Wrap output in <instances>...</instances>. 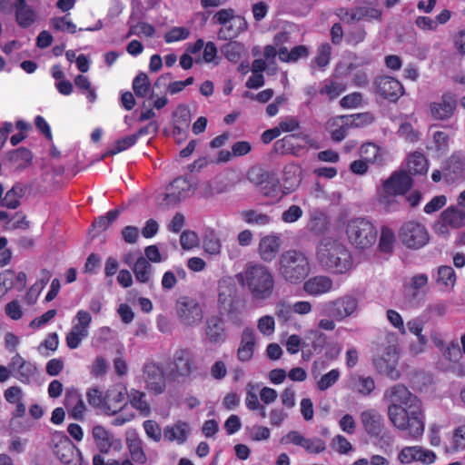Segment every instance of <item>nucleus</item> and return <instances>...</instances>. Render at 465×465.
<instances>
[{
  "label": "nucleus",
  "instance_id": "48",
  "mask_svg": "<svg viewBox=\"0 0 465 465\" xmlns=\"http://www.w3.org/2000/svg\"><path fill=\"white\" fill-rule=\"evenodd\" d=\"M397 194L392 192L385 191V188L378 190V202L386 212L394 211L398 207L395 196Z\"/></svg>",
  "mask_w": 465,
  "mask_h": 465
},
{
  "label": "nucleus",
  "instance_id": "41",
  "mask_svg": "<svg viewBox=\"0 0 465 465\" xmlns=\"http://www.w3.org/2000/svg\"><path fill=\"white\" fill-rule=\"evenodd\" d=\"M145 393L137 390L132 389L128 393V398L131 405L141 411L142 414L147 416L151 412L148 403L143 400Z\"/></svg>",
  "mask_w": 465,
  "mask_h": 465
},
{
  "label": "nucleus",
  "instance_id": "35",
  "mask_svg": "<svg viewBox=\"0 0 465 465\" xmlns=\"http://www.w3.org/2000/svg\"><path fill=\"white\" fill-rule=\"evenodd\" d=\"M360 154L367 163L382 165L384 159L381 149L373 143H366L360 148Z\"/></svg>",
  "mask_w": 465,
  "mask_h": 465
},
{
  "label": "nucleus",
  "instance_id": "58",
  "mask_svg": "<svg viewBox=\"0 0 465 465\" xmlns=\"http://www.w3.org/2000/svg\"><path fill=\"white\" fill-rule=\"evenodd\" d=\"M143 429L145 430L146 435L154 440L155 442H159L162 439V430L159 424L153 420H147L143 422Z\"/></svg>",
  "mask_w": 465,
  "mask_h": 465
},
{
  "label": "nucleus",
  "instance_id": "1",
  "mask_svg": "<svg viewBox=\"0 0 465 465\" xmlns=\"http://www.w3.org/2000/svg\"><path fill=\"white\" fill-rule=\"evenodd\" d=\"M238 283L246 288L254 300H266L272 294L274 277L268 267L248 262L243 271L235 275Z\"/></svg>",
  "mask_w": 465,
  "mask_h": 465
},
{
  "label": "nucleus",
  "instance_id": "15",
  "mask_svg": "<svg viewBox=\"0 0 465 465\" xmlns=\"http://www.w3.org/2000/svg\"><path fill=\"white\" fill-rule=\"evenodd\" d=\"M385 398L390 401V405L405 406L409 409L420 408L418 398L401 384H397L387 390Z\"/></svg>",
  "mask_w": 465,
  "mask_h": 465
},
{
  "label": "nucleus",
  "instance_id": "7",
  "mask_svg": "<svg viewBox=\"0 0 465 465\" xmlns=\"http://www.w3.org/2000/svg\"><path fill=\"white\" fill-rule=\"evenodd\" d=\"M400 241L407 248L418 250L429 242L430 236L425 226L416 221L404 223L398 232Z\"/></svg>",
  "mask_w": 465,
  "mask_h": 465
},
{
  "label": "nucleus",
  "instance_id": "33",
  "mask_svg": "<svg viewBox=\"0 0 465 465\" xmlns=\"http://www.w3.org/2000/svg\"><path fill=\"white\" fill-rule=\"evenodd\" d=\"M187 435V424L183 421H178L173 426H166L163 430V437L168 441L176 440L182 444L186 441Z\"/></svg>",
  "mask_w": 465,
  "mask_h": 465
},
{
  "label": "nucleus",
  "instance_id": "12",
  "mask_svg": "<svg viewBox=\"0 0 465 465\" xmlns=\"http://www.w3.org/2000/svg\"><path fill=\"white\" fill-rule=\"evenodd\" d=\"M193 352L188 349H178L173 358V363L167 372V378L170 381H179L185 379L193 372Z\"/></svg>",
  "mask_w": 465,
  "mask_h": 465
},
{
  "label": "nucleus",
  "instance_id": "50",
  "mask_svg": "<svg viewBox=\"0 0 465 465\" xmlns=\"http://www.w3.org/2000/svg\"><path fill=\"white\" fill-rule=\"evenodd\" d=\"M326 218L321 213L312 214L308 223V229L315 234H321L326 230Z\"/></svg>",
  "mask_w": 465,
  "mask_h": 465
},
{
  "label": "nucleus",
  "instance_id": "6",
  "mask_svg": "<svg viewBox=\"0 0 465 465\" xmlns=\"http://www.w3.org/2000/svg\"><path fill=\"white\" fill-rule=\"evenodd\" d=\"M359 301L351 294H346L322 305L320 314L341 322L357 312Z\"/></svg>",
  "mask_w": 465,
  "mask_h": 465
},
{
  "label": "nucleus",
  "instance_id": "38",
  "mask_svg": "<svg viewBox=\"0 0 465 465\" xmlns=\"http://www.w3.org/2000/svg\"><path fill=\"white\" fill-rule=\"evenodd\" d=\"M339 120L343 122L350 129L352 127L358 128L370 124L374 121V117L371 113L367 112L351 115H342L339 117Z\"/></svg>",
  "mask_w": 465,
  "mask_h": 465
},
{
  "label": "nucleus",
  "instance_id": "34",
  "mask_svg": "<svg viewBox=\"0 0 465 465\" xmlns=\"http://www.w3.org/2000/svg\"><path fill=\"white\" fill-rule=\"evenodd\" d=\"M75 446L72 442V440L68 437H64V440H61L59 443H56L54 447V452L55 456L66 465H72L73 463V454Z\"/></svg>",
  "mask_w": 465,
  "mask_h": 465
},
{
  "label": "nucleus",
  "instance_id": "18",
  "mask_svg": "<svg viewBox=\"0 0 465 465\" xmlns=\"http://www.w3.org/2000/svg\"><path fill=\"white\" fill-rule=\"evenodd\" d=\"M221 313L226 314L228 319L235 325H242L245 312V302L240 296L218 303Z\"/></svg>",
  "mask_w": 465,
  "mask_h": 465
},
{
  "label": "nucleus",
  "instance_id": "39",
  "mask_svg": "<svg viewBox=\"0 0 465 465\" xmlns=\"http://www.w3.org/2000/svg\"><path fill=\"white\" fill-rule=\"evenodd\" d=\"M25 194V189L20 183L15 184L5 193V198L2 200V206L8 209H16L20 205L19 199Z\"/></svg>",
  "mask_w": 465,
  "mask_h": 465
},
{
  "label": "nucleus",
  "instance_id": "54",
  "mask_svg": "<svg viewBox=\"0 0 465 465\" xmlns=\"http://www.w3.org/2000/svg\"><path fill=\"white\" fill-rule=\"evenodd\" d=\"M203 247L206 252L216 255L221 252V242L213 232H210L204 237Z\"/></svg>",
  "mask_w": 465,
  "mask_h": 465
},
{
  "label": "nucleus",
  "instance_id": "49",
  "mask_svg": "<svg viewBox=\"0 0 465 465\" xmlns=\"http://www.w3.org/2000/svg\"><path fill=\"white\" fill-rule=\"evenodd\" d=\"M463 172L462 163L457 159H450L443 169V175L448 180L454 181L461 177Z\"/></svg>",
  "mask_w": 465,
  "mask_h": 465
},
{
  "label": "nucleus",
  "instance_id": "28",
  "mask_svg": "<svg viewBox=\"0 0 465 465\" xmlns=\"http://www.w3.org/2000/svg\"><path fill=\"white\" fill-rule=\"evenodd\" d=\"M331 288L332 280L323 275L310 278L303 284V290L311 295H319L328 292Z\"/></svg>",
  "mask_w": 465,
  "mask_h": 465
},
{
  "label": "nucleus",
  "instance_id": "21",
  "mask_svg": "<svg viewBox=\"0 0 465 465\" xmlns=\"http://www.w3.org/2000/svg\"><path fill=\"white\" fill-rule=\"evenodd\" d=\"M412 185V180L405 172L395 173L389 179L385 180L382 187L387 192H392L396 194L406 193Z\"/></svg>",
  "mask_w": 465,
  "mask_h": 465
},
{
  "label": "nucleus",
  "instance_id": "42",
  "mask_svg": "<svg viewBox=\"0 0 465 465\" xmlns=\"http://www.w3.org/2000/svg\"><path fill=\"white\" fill-rule=\"evenodd\" d=\"M409 172L412 174H421L427 172V160L420 153H412L408 161Z\"/></svg>",
  "mask_w": 465,
  "mask_h": 465
},
{
  "label": "nucleus",
  "instance_id": "43",
  "mask_svg": "<svg viewBox=\"0 0 465 465\" xmlns=\"http://www.w3.org/2000/svg\"><path fill=\"white\" fill-rule=\"evenodd\" d=\"M456 282V274L451 266L441 265L438 268L437 282L445 287L453 288Z\"/></svg>",
  "mask_w": 465,
  "mask_h": 465
},
{
  "label": "nucleus",
  "instance_id": "61",
  "mask_svg": "<svg viewBox=\"0 0 465 465\" xmlns=\"http://www.w3.org/2000/svg\"><path fill=\"white\" fill-rule=\"evenodd\" d=\"M331 56V46L329 44H322L317 52V55L314 59L315 63L319 67H325L330 61Z\"/></svg>",
  "mask_w": 465,
  "mask_h": 465
},
{
  "label": "nucleus",
  "instance_id": "8",
  "mask_svg": "<svg viewBox=\"0 0 465 465\" xmlns=\"http://www.w3.org/2000/svg\"><path fill=\"white\" fill-rule=\"evenodd\" d=\"M192 184L183 177H178L167 187L166 193L156 198L157 205L161 209H168L177 205L182 200L190 196Z\"/></svg>",
  "mask_w": 465,
  "mask_h": 465
},
{
  "label": "nucleus",
  "instance_id": "9",
  "mask_svg": "<svg viewBox=\"0 0 465 465\" xmlns=\"http://www.w3.org/2000/svg\"><path fill=\"white\" fill-rule=\"evenodd\" d=\"M175 311L179 321L186 327L199 325L203 318V311L198 301L188 296L176 301Z\"/></svg>",
  "mask_w": 465,
  "mask_h": 465
},
{
  "label": "nucleus",
  "instance_id": "24",
  "mask_svg": "<svg viewBox=\"0 0 465 465\" xmlns=\"http://www.w3.org/2000/svg\"><path fill=\"white\" fill-rule=\"evenodd\" d=\"M456 97L450 94H446L439 103L430 104V112L434 118L446 120L450 118L456 108Z\"/></svg>",
  "mask_w": 465,
  "mask_h": 465
},
{
  "label": "nucleus",
  "instance_id": "17",
  "mask_svg": "<svg viewBox=\"0 0 465 465\" xmlns=\"http://www.w3.org/2000/svg\"><path fill=\"white\" fill-rule=\"evenodd\" d=\"M204 334L209 343L217 345L223 343L227 339V332L223 320L216 315L206 319Z\"/></svg>",
  "mask_w": 465,
  "mask_h": 465
},
{
  "label": "nucleus",
  "instance_id": "46",
  "mask_svg": "<svg viewBox=\"0 0 465 465\" xmlns=\"http://www.w3.org/2000/svg\"><path fill=\"white\" fill-rule=\"evenodd\" d=\"M15 8V16L18 25L22 27L30 26L35 21L34 11L27 5H17Z\"/></svg>",
  "mask_w": 465,
  "mask_h": 465
},
{
  "label": "nucleus",
  "instance_id": "56",
  "mask_svg": "<svg viewBox=\"0 0 465 465\" xmlns=\"http://www.w3.org/2000/svg\"><path fill=\"white\" fill-rule=\"evenodd\" d=\"M175 118V123L182 124L185 128H188L191 122V112L188 106L184 104H179L176 110L173 113Z\"/></svg>",
  "mask_w": 465,
  "mask_h": 465
},
{
  "label": "nucleus",
  "instance_id": "26",
  "mask_svg": "<svg viewBox=\"0 0 465 465\" xmlns=\"http://www.w3.org/2000/svg\"><path fill=\"white\" fill-rule=\"evenodd\" d=\"M124 393L117 389L109 390L104 395L103 411L105 414L113 416L121 411L125 406Z\"/></svg>",
  "mask_w": 465,
  "mask_h": 465
},
{
  "label": "nucleus",
  "instance_id": "40",
  "mask_svg": "<svg viewBox=\"0 0 465 465\" xmlns=\"http://www.w3.org/2000/svg\"><path fill=\"white\" fill-rule=\"evenodd\" d=\"M351 387L359 393L367 396L375 389V383L371 377L353 376L351 378Z\"/></svg>",
  "mask_w": 465,
  "mask_h": 465
},
{
  "label": "nucleus",
  "instance_id": "5",
  "mask_svg": "<svg viewBox=\"0 0 465 465\" xmlns=\"http://www.w3.org/2000/svg\"><path fill=\"white\" fill-rule=\"evenodd\" d=\"M377 230L371 222L365 218H353L346 226V234L350 242L359 249H365L375 243Z\"/></svg>",
  "mask_w": 465,
  "mask_h": 465
},
{
  "label": "nucleus",
  "instance_id": "30",
  "mask_svg": "<svg viewBox=\"0 0 465 465\" xmlns=\"http://www.w3.org/2000/svg\"><path fill=\"white\" fill-rule=\"evenodd\" d=\"M238 290L232 277H223L218 282V303L238 297Z\"/></svg>",
  "mask_w": 465,
  "mask_h": 465
},
{
  "label": "nucleus",
  "instance_id": "2",
  "mask_svg": "<svg viewBox=\"0 0 465 465\" xmlns=\"http://www.w3.org/2000/svg\"><path fill=\"white\" fill-rule=\"evenodd\" d=\"M317 261L322 270L335 274H342L352 267L350 252L341 242L323 239L317 248Z\"/></svg>",
  "mask_w": 465,
  "mask_h": 465
},
{
  "label": "nucleus",
  "instance_id": "20",
  "mask_svg": "<svg viewBox=\"0 0 465 465\" xmlns=\"http://www.w3.org/2000/svg\"><path fill=\"white\" fill-rule=\"evenodd\" d=\"M365 431L371 437H381L384 426L381 415L375 410H366L361 414Z\"/></svg>",
  "mask_w": 465,
  "mask_h": 465
},
{
  "label": "nucleus",
  "instance_id": "62",
  "mask_svg": "<svg viewBox=\"0 0 465 465\" xmlns=\"http://www.w3.org/2000/svg\"><path fill=\"white\" fill-rule=\"evenodd\" d=\"M331 448L341 454H347L352 450L351 444L342 435H337L332 439Z\"/></svg>",
  "mask_w": 465,
  "mask_h": 465
},
{
  "label": "nucleus",
  "instance_id": "51",
  "mask_svg": "<svg viewBox=\"0 0 465 465\" xmlns=\"http://www.w3.org/2000/svg\"><path fill=\"white\" fill-rule=\"evenodd\" d=\"M243 50L242 45L238 42H229L222 47V53L232 62H236Z\"/></svg>",
  "mask_w": 465,
  "mask_h": 465
},
{
  "label": "nucleus",
  "instance_id": "63",
  "mask_svg": "<svg viewBox=\"0 0 465 465\" xmlns=\"http://www.w3.org/2000/svg\"><path fill=\"white\" fill-rule=\"evenodd\" d=\"M189 30L185 27H173L164 35L166 43L184 40L189 36Z\"/></svg>",
  "mask_w": 465,
  "mask_h": 465
},
{
  "label": "nucleus",
  "instance_id": "14",
  "mask_svg": "<svg viewBox=\"0 0 465 465\" xmlns=\"http://www.w3.org/2000/svg\"><path fill=\"white\" fill-rule=\"evenodd\" d=\"M10 372L13 377L25 384H29L32 378L37 374V367L31 361H25L16 353L9 362Z\"/></svg>",
  "mask_w": 465,
  "mask_h": 465
},
{
  "label": "nucleus",
  "instance_id": "27",
  "mask_svg": "<svg viewBox=\"0 0 465 465\" xmlns=\"http://www.w3.org/2000/svg\"><path fill=\"white\" fill-rule=\"evenodd\" d=\"M255 347V335L253 330L245 328L242 331L241 343L237 350V358L241 361H248L252 358Z\"/></svg>",
  "mask_w": 465,
  "mask_h": 465
},
{
  "label": "nucleus",
  "instance_id": "36",
  "mask_svg": "<svg viewBox=\"0 0 465 465\" xmlns=\"http://www.w3.org/2000/svg\"><path fill=\"white\" fill-rule=\"evenodd\" d=\"M242 219L250 225L266 226L272 222V217L258 210L249 209L243 210L240 213Z\"/></svg>",
  "mask_w": 465,
  "mask_h": 465
},
{
  "label": "nucleus",
  "instance_id": "10",
  "mask_svg": "<svg viewBox=\"0 0 465 465\" xmlns=\"http://www.w3.org/2000/svg\"><path fill=\"white\" fill-rule=\"evenodd\" d=\"M398 347L395 343L383 345L381 353L373 358V365L379 373L385 375L392 381L401 377L396 365L398 362Z\"/></svg>",
  "mask_w": 465,
  "mask_h": 465
},
{
  "label": "nucleus",
  "instance_id": "47",
  "mask_svg": "<svg viewBox=\"0 0 465 465\" xmlns=\"http://www.w3.org/2000/svg\"><path fill=\"white\" fill-rule=\"evenodd\" d=\"M150 86L149 78L144 73H139L133 81V90L138 97L146 96Z\"/></svg>",
  "mask_w": 465,
  "mask_h": 465
},
{
  "label": "nucleus",
  "instance_id": "45",
  "mask_svg": "<svg viewBox=\"0 0 465 465\" xmlns=\"http://www.w3.org/2000/svg\"><path fill=\"white\" fill-rule=\"evenodd\" d=\"M441 354L445 360L458 363L462 357V352L458 341L453 340L448 342L441 351Z\"/></svg>",
  "mask_w": 465,
  "mask_h": 465
},
{
  "label": "nucleus",
  "instance_id": "16",
  "mask_svg": "<svg viewBox=\"0 0 465 465\" xmlns=\"http://www.w3.org/2000/svg\"><path fill=\"white\" fill-rule=\"evenodd\" d=\"M143 378L147 389L154 394H161L166 387V379L163 370L155 363H148L143 367Z\"/></svg>",
  "mask_w": 465,
  "mask_h": 465
},
{
  "label": "nucleus",
  "instance_id": "23",
  "mask_svg": "<svg viewBox=\"0 0 465 465\" xmlns=\"http://www.w3.org/2000/svg\"><path fill=\"white\" fill-rule=\"evenodd\" d=\"M64 403L69 412L70 417L78 420H83L85 404L83 401L80 393L76 390H67Z\"/></svg>",
  "mask_w": 465,
  "mask_h": 465
},
{
  "label": "nucleus",
  "instance_id": "44",
  "mask_svg": "<svg viewBox=\"0 0 465 465\" xmlns=\"http://www.w3.org/2000/svg\"><path fill=\"white\" fill-rule=\"evenodd\" d=\"M135 143V135L134 134L118 139L111 145L110 149L104 154V157L117 154L133 146Z\"/></svg>",
  "mask_w": 465,
  "mask_h": 465
},
{
  "label": "nucleus",
  "instance_id": "52",
  "mask_svg": "<svg viewBox=\"0 0 465 465\" xmlns=\"http://www.w3.org/2000/svg\"><path fill=\"white\" fill-rule=\"evenodd\" d=\"M293 134L286 135L282 139L277 140L273 144V151L278 154H286L292 153L294 149Z\"/></svg>",
  "mask_w": 465,
  "mask_h": 465
},
{
  "label": "nucleus",
  "instance_id": "19",
  "mask_svg": "<svg viewBox=\"0 0 465 465\" xmlns=\"http://www.w3.org/2000/svg\"><path fill=\"white\" fill-rule=\"evenodd\" d=\"M398 459L401 463H411L414 460H419L423 463L430 464L435 460L436 455L431 450L414 446L403 448L399 453Z\"/></svg>",
  "mask_w": 465,
  "mask_h": 465
},
{
  "label": "nucleus",
  "instance_id": "64",
  "mask_svg": "<svg viewBox=\"0 0 465 465\" xmlns=\"http://www.w3.org/2000/svg\"><path fill=\"white\" fill-rule=\"evenodd\" d=\"M344 91L342 84L331 82L329 84H325L321 90V94H327L331 99L338 97Z\"/></svg>",
  "mask_w": 465,
  "mask_h": 465
},
{
  "label": "nucleus",
  "instance_id": "53",
  "mask_svg": "<svg viewBox=\"0 0 465 465\" xmlns=\"http://www.w3.org/2000/svg\"><path fill=\"white\" fill-rule=\"evenodd\" d=\"M395 235L392 230L383 227L381 229L379 246L381 252H391L393 249Z\"/></svg>",
  "mask_w": 465,
  "mask_h": 465
},
{
  "label": "nucleus",
  "instance_id": "37",
  "mask_svg": "<svg viewBox=\"0 0 465 465\" xmlns=\"http://www.w3.org/2000/svg\"><path fill=\"white\" fill-rule=\"evenodd\" d=\"M133 271L138 282L146 283L150 281L153 266L145 257L140 256L134 262Z\"/></svg>",
  "mask_w": 465,
  "mask_h": 465
},
{
  "label": "nucleus",
  "instance_id": "13",
  "mask_svg": "<svg viewBox=\"0 0 465 465\" xmlns=\"http://www.w3.org/2000/svg\"><path fill=\"white\" fill-rule=\"evenodd\" d=\"M335 14L341 21L349 25L361 20H380L381 17V11L371 6H356L351 9L341 7L336 10Z\"/></svg>",
  "mask_w": 465,
  "mask_h": 465
},
{
  "label": "nucleus",
  "instance_id": "31",
  "mask_svg": "<svg viewBox=\"0 0 465 465\" xmlns=\"http://www.w3.org/2000/svg\"><path fill=\"white\" fill-rule=\"evenodd\" d=\"M441 220L445 224H449L452 228L465 226V210L450 206L442 212Z\"/></svg>",
  "mask_w": 465,
  "mask_h": 465
},
{
  "label": "nucleus",
  "instance_id": "22",
  "mask_svg": "<svg viewBox=\"0 0 465 465\" xmlns=\"http://www.w3.org/2000/svg\"><path fill=\"white\" fill-rule=\"evenodd\" d=\"M92 434L102 454H108L112 447L115 449L121 447V441L114 440V436L101 425L94 426Z\"/></svg>",
  "mask_w": 465,
  "mask_h": 465
},
{
  "label": "nucleus",
  "instance_id": "55",
  "mask_svg": "<svg viewBox=\"0 0 465 465\" xmlns=\"http://www.w3.org/2000/svg\"><path fill=\"white\" fill-rule=\"evenodd\" d=\"M180 243L183 249L190 250L199 244V237L193 231L186 230L183 231L180 237Z\"/></svg>",
  "mask_w": 465,
  "mask_h": 465
},
{
  "label": "nucleus",
  "instance_id": "11",
  "mask_svg": "<svg viewBox=\"0 0 465 465\" xmlns=\"http://www.w3.org/2000/svg\"><path fill=\"white\" fill-rule=\"evenodd\" d=\"M374 94L391 103L397 102L405 93L403 85L396 78L389 75H380L372 82Z\"/></svg>",
  "mask_w": 465,
  "mask_h": 465
},
{
  "label": "nucleus",
  "instance_id": "25",
  "mask_svg": "<svg viewBox=\"0 0 465 465\" xmlns=\"http://www.w3.org/2000/svg\"><path fill=\"white\" fill-rule=\"evenodd\" d=\"M280 248V238L275 235H267L260 241L258 252L263 262H271L276 257Z\"/></svg>",
  "mask_w": 465,
  "mask_h": 465
},
{
  "label": "nucleus",
  "instance_id": "4",
  "mask_svg": "<svg viewBox=\"0 0 465 465\" xmlns=\"http://www.w3.org/2000/svg\"><path fill=\"white\" fill-rule=\"evenodd\" d=\"M420 408H411L408 411L402 406L389 405L388 416L391 423L399 430L408 431V435L417 439L424 431V423L419 417Z\"/></svg>",
  "mask_w": 465,
  "mask_h": 465
},
{
  "label": "nucleus",
  "instance_id": "29",
  "mask_svg": "<svg viewBox=\"0 0 465 465\" xmlns=\"http://www.w3.org/2000/svg\"><path fill=\"white\" fill-rule=\"evenodd\" d=\"M126 445L134 462L144 464L147 461V457L143 450V442L136 433L127 436Z\"/></svg>",
  "mask_w": 465,
  "mask_h": 465
},
{
  "label": "nucleus",
  "instance_id": "32",
  "mask_svg": "<svg viewBox=\"0 0 465 465\" xmlns=\"http://www.w3.org/2000/svg\"><path fill=\"white\" fill-rule=\"evenodd\" d=\"M247 29V23L242 16H238L232 20L229 25H223L218 32L220 39L227 40L236 37L240 33Z\"/></svg>",
  "mask_w": 465,
  "mask_h": 465
},
{
  "label": "nucleus",
  "instance_id": "60",
  "mask_svg": "<svg viewBox=\"0 0 465 465\" xmlns=\"http://www.w3.org/2000/svg\"><path fill=\"white\" fill-rule=\"evenodd\" d=\"M340 371L337 369L330 371L324 374L318 381V389L321 391H326L331 387L339 379Z\"/></svg>",
  "mask_w": 465,
  "mask_h": 465
},
{
  "label": "nucleus",
  "instance_id": "3",
  "mask_svg": "<svg viewBox=\"0 0 465 465\" xmlns=\"http://www.w3.org/2000/svg\"><path fill=\"white\" fill-rule=\"evenodd\" d=\"M277 271L279 275L291 284L302 282L310 274V262L306 254L298 250H288L281 253Z\"/></svg>",
  "mask_w": 465,
  "mask_h": 465
},
{
  "label": "nucleus",
  "instance_id": "57",
  "mask_svg": "<svg viewBox=\"0 0 465 465\" xmlns=\"http://www.w3.org/2000/svg\"><path fill=\"white\" fill-rule=\"evenodd\" d=\"M51 24L56 31H67L71 34H74L76 32L75 25L70 20H67V15L63 17H54L51 20Z\"/></svg>",
  "mask_w": 465,
  "mask_h": 465
},
{
  "label": "nucleus",
  "instance_id": "59",
  "mask_svg": "<svg viewBox=\"0 0 465 465\" xmlns=\"http://www.w3.org/2000/svg\"><path fill=\"white\" fill-rule=\"evenodd\" d=\"M237 17L238 16L235 15L234 10L232 8L221 9L213 16V21L215 24L226 25Z\"/></svg>",
  "mask_w": 465,
  "mask_h": 465
}]
</instances>
